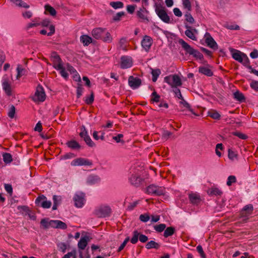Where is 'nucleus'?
I'll use <instances>...</instances> for the list:
<instances>
[{
    "mask_svg": "<svg viewBox=\"0 0 258 258\" xmlns=\"http://www.w3.org/2000/svg\"><path fill=\"white\" fill-rule=\"evenodd\" d=\"M184 26L186 28V30L185 31V35L192 40H196L197 37L195 34L197 33V29L195 28H192L185 23Z\"/></svg>",
    "mask_w": 258,
    "mask_h": 258,
    "instance_id": "a211bd4d",
    "label": "nucleus"
},
{
    "mask_svg": "<svg viewBox=\"0 0 258 258\" xmlns=\"http://www.w3.org/2000/svg\"><path fill=\"white\" fill-rule=\"evenodd\" d=\"M94 99V94L92 92L90 96H87L85 100V103L88 105H91L93 103Z\"/></svg>",
    "mask_w": 258,
    "mask_h": 258,
    "instance_id": "13d9d810",
    "label": "nucleus"
},
{
    "mask_svg": "<svg viewBox=\"0 0 258 258\" xmlns=\"http://www.w3.org/2000/svg\"><path fill=\"white\" fill-rule=\"evenodd\" d=\"M151 74L152 75V81L155 82L161 74V71L159 69L152 70Z\"/></svg>",
    "mask_w": 258,
    "mask_h": 258,
    "instance_id": "c03bdc74",
    "label": "nucleus"
},
{
    "mask_svg": "<svg viewBox=\"0 0 258 258\" xmlns=\"http://www.w3.org/2000/svg\"><path fill=\"white\" fill-rule=\"evenodd\" d=\"M208 115L214 119H220L221 115L215 110L211 109L208 111Z\"/></svg>",
    "mask_w": 258,
    "mask_h": 258,
    "instance_id": "72a5a7b5",
    "label": "nucleus"
},
{
    "mask_svg": "<svg viewBox=\"0 0 258 258\" xmlns=\"http://www.w3.org/2000/svg\"><path fill=\"white\" fill-rule=\"evenodd\" d=\"M73 200L76 207L82 208L85 204V195L82 192L77 193L74 196Z\"/></svg>",
    "mask_w": 258,
    "mask_h": 258,
    "instance_id": "ddd939ff",
    "label": "nucleus"
},
{
    "mask_svg": "<svg viewBox=\"0 0 258 258\" xmlns=\"http://www.w3.org/2000/svg\"><path fill=\"white\" fill-rule=\"evenodd\" d=\"M55 70L59 71L60 75L66 80H68L69 78V74L66 71L65 68L63 67L62 65L61 66V69H55Z\"/></svg>",
    "mask_w": 258,
    "mask_h": 258,
    "instance_id": "8fccbe9b",
    "label": "nucleus"
},
{
    "mask_svg": "<svg viewBox=\"0 0 258 258\" xmlns=\"http://www.w3.org/2000/svg\"><path fill=\"white\" fill-rule=\"evenodd\" d=\"M153 42L152 38L149 36L145 35L143 37L141 41V45L146 52H148L149 51Z\"/></svg>",
    "mask_w": 258,
    "mask_h": 258,
    "instance_id": "4468645a",
    "label": "nucleus"
},
{
    "mask_svg": "<svg viewBox=\"0 0 258 258\" xmlns=\"http://www.w3.org/2000/svg\"><path fill=\"white\" fill-rule=\"evenodd\" d=\"M16 112V108L13 105H12L9 110L8 115L11 118H13L14 117Z\"/></svg>",
    "mask_w": 258,
    "mask_h": 258,
    "instance_id": "864d4df0",
    "label": "nucleus"
},
{
    "mask_svg": "<svg viewBox=\"0 0 258 258\" xmlns=\"http://www.w3.org/2000/svg\"><path fill=\"white\" fill-rule=\"evenodd\" d=\"M120 68L126 69L131 68L133 65V60L131 57L126 55L122 56L120 58Z\"/></svg>",
    "mask_w": 258,
    "mask_h": 258,
    "instance_id": "2eb2a0df",
    "label": "nucleus"
},
{
    "mask_svg": "<svg viewBox=\"0 0 258 258\" xmlns=\"http://www.w3.org/2000/svg\"><path fill=\"white\" fill-rule=\"evenodd\" d=\"M35 204L38 206L42 207L44 209H48L51 206V202L50 201H47L46 197L42 195L38 196L35 200Z\"/></svg>",
    "mask_w": 258,
    "mask_h": 258,
    "instance_id": "1a4fd4ad",
    "label": "nucleus"
},
{
    "mask_svg": "<svg viewBox=\"0 0 258 258\" xmlns=\"http://www.w3.org/2000/svg\"><path fill=\"white\" fill-rule=\"evenodd\" d=\"M128 82L129 86L133 89L138 88L142 84V81L140 78L132 76L128 78Z\"/></svg>",
    "mask_w": 258,
    "mask_h": 258,
    "instance_id": "6ab92c4d",
    "label": "nucleus"
},
{
    "mask_svg": "<svg viewBox=\"0 0 258 258\" xmlns=\"http://www.w3.org/2000/svg\"><path fill=\"white\" fill-rule=\"evenodd\" d=\"M100 181V178L97 175L91 174L87 178V183L89 185H93L98 183Z\"/></svg>",
    "mask_w": 258,
    "mask_h": 258,
    "instance_id": "b1692460",
    "label": "nucleus"
},
{
    "mask_svg": "<svg viewBox=\"0 0 258 258\" xmlns=\"http://www.w3.org/2000/svg\"><path fill=\"white\" fill-rule=\"evenodd\" d=\"M110 5L115 9L122 8L123 7V4L121 2H111Z\"/></svg>",
    "mask_w": 258,
    "mask_h": 258,
    "instance_id": "49530a36",
    "label": "nucleus"
},
{
    "mask_svg": "<svg viewBox=\"0 0 258 258\" xmlns=\"http://www.w3.org/2000/svg\"><path fill=\"white\" fill-rule=\"evenodd\" d=\"M80 133L79 134V136L82 139H83L84 141L85 142L86 144L90 147H93L95 146V143L92 141L91 138L89 136L87 131L86 130L85 126L84 125H82L80 127Z\"/></svg>",
    "mask_w": 258,
    "mask_h": 258,
    "instance_id": "0eeeda50",
    "label": "nucleus"
},
{
    "mask_svg": "<svg viewBox=\"0 0 258 258\" xmlns=\"http://www.w3.org/2000/svg\"><path fill=\"white\" fill-rule=\"evenodd\" d=\"M182 2L184 8L186 9L187 11H190L191 10V5L189 0H182Z\"/></svg>",
    "mask_w": 258,
    "mask_h": 258,
    "instance_id": "6e6d98bb",
    "label": "nucleus"
},
{
    "mask_svg": "<svg viewBox=\"0 0 258 258\" xmlns=\"http://www.w3.org/2000/svg\"><path fill=\"white\" fill-rule=\"evenodd\" d=\"M234 51L232 54V56L233 59L238 61V62H243V54H245L244 53L241 52L240 51L231 49V51Z\"/></svg>",
    "mask_w": 258,
    "mask_h": 258,
    "instance_id": "393cba45",
    "label": "nucleus"
},
{
    "mask_svg": "<svg viewBox=\"0 0 258 258\" xmlns=\"http://www.w3.org/2000/svg\"><path fill=\"white\" fill-rule=\"evenodd\" d=\"M61 197L54 195L53 196V205L52 208V210H55L57 209L58 206L60 204L61 202Z\"/></svg>",
    "mask_w": 258,
    "mask_h": 258,
    "instance_id": "f704fd0d",
    "label": "nucleus"
},
{
    "mask_svg": "<svg viewBox=\"0 0 258 258\" xmlns=\"http://www.w3.org/2000/svg\"><path fill=\"white\" fill-rule=\"evenodd\" d=\"M253 210L254 208L252 204H248L244 206L240 211L239 215V219H241V222L243 223H247L252 214Z\"/></svg>",
    "mask_w": 258,
    "mask_h": 258,
    "instance_id": "7ed1b4c3",
    "label": "nucleus"
},
{
    "mask_svg": "<svg viewBox=\"0 0 258 258\" xmlns=\"http://www.w3.org/2000/svg\"><path fill=\"white\" fill-rule=\"evenodd\" d=\"M80 41L84 46H88L92 42V39L87 35H83L80 37Z\"/></svg>",
    "mask_w": 258,
    "mask_h": 258,
    "instance_id": "c85d7f7f",
    "label": "nucleus"
},
{
    "mask_svg": "<svg viewBox=\"0 0 258 258\" xmlns=\"http://www.w3.org/2000/svg\"><path fill=\"white\" fill-rule=\"evenodd\" d=\"M11 2L15 4L16 6L20 7H23L24 8L28 9L30 7L27 3H25L22 0H10Z\"/></svg>",
    "mask_w": 258,
    "mask_h": 258,
    "instance_id": "e433bc0d",
    "label": "nucleus"
},
{
    "mask_svg": "<svg viewBox=\"0 0 258 258\" xmlns=\"http://www.w3.org/2000/svg\"><path fill=\"white\" fill-rule=\"evenodd\" d=\"M232 135L233 136H236V137H238L239 139H241L242 140H246L248 139V136L244 134L239 132H233Z\"/></svg>",
    "mask_w": 258,
    "mask_h": 258,
    "instance_id": "603ef678",
    "label": "nucleus"
},
{
    "mask_svg": "<svg viewBox=\"0 0 258 258\" xmlns=\"http://www.w3.org/2000/svg\"><path fill=\"white\" fill-rule=\"evenodd\" d=\"M181 99V101L179 102L180 104H182L184 107L188 109L189 110V111H190L191 112H192L194 114H195L196 116H198V114H197L196 113H195L194 112L193 109L192 108H191L190 104L184 99L183 97L182 98V99Z\"/></svg>",
    "mask_w": 258,
    "mask_h": 258,
    "instance_id": "ea45409f",
    "label": "nucleus"
},
{
    "mask_svg": "<svg viewBox=\"0 0 258 258\" xmlns=\"http://www.w3.org/2000/svg\"><path fill=\"white\" fill-rule=\"evenodd\" d=\"M130 237H127L123 241V242L122 243V244L119 246V247H118V249H117V252H120L123 248L125 246L126 244H127V243L128 242V241L130 240Z\"/></svg>",
    "mask_w": 258,
    "mask_h": 258,
    "instance_id": "0e129e2a",
    "label": "nucleus"
},
{
    "mask_svg": "<svg viewBox=\"0 0 258 258\" xmlns=\"http://www.w3.org/2000/svg\"><path fill=\"white\" fill-rule=\"evenodd\" d=\"M234 98L237 101L240 102L244 101L245 100V97L243 94L240 92L239 91H236L234 94Z\"/></svg>",
    "mask_w": 258,
    "mask_h": 258,
    "instance_id": "a19ab883",
    "label": "nucleus"
},
{
    "mask_svg": "<svg viewBox=\"0 0 258 258\" xmlns=\"http://www.w3.org/2000/svg\"><path fill=\"white\" fill-rule=\"evenodd\" d=\"M111 212V209L109 206L102 205L94 210V214L98 218H105L109 217Z\"/></svg>",
    "mask_w": 258,
    "mask_h": 258,
    "instance_id": "39448f33",
    "label": "nucleus"
},
{
    "mask_svg": "<svg viewBox=\"0 0 258 258\" xmlns=\"http://www.w3.org/2000/svg\"><path fill=\"white\" fill-rule=\"evenodd\" d=\"M155 11L157 15L163 22L167 24L172 23V20L167 14L166 9L161 5L156 4Z\"/></svg>",
    "mask_w": 258,
    "mask_h": 258,
    "instance_id": "20e7f679",
    "label": "nucleus"
},
{
    "mask_svg": "<svg viewBox=\"0 0 258 258\" xmlns=\"http://www.w3.org/2000/svg\"><path fill=\"white\" fill-rule=\"evenodd\" d=\"M17 209L20 212L22 213H25L26 215L29 214V213H31V211L27 206H19Z\"/></svg>",
    "mask_w": 258,
    "mask_h": 258,
    "instance_id": "09e8293b",
    "label": "nucleus"
},
{
    "mask_svg": "<svg viewBox=\"0 0 258 258\" xmlns=\"http://www.w3.org/2000/svg\"><path fill=\"white\" fill-rule=\"evenodd\" d=\"M199 72L208 77H212L213 75L212 70L204 66L199 68Z\"/></svg>",
    "mask_w": 258,
    "mask_h": 258,
    "instance_id": "bb28decb",
    "label": "nucleus"
},
{
    "mask_svg": "<svg viewBox=\"0 0 258 258\" xmlns=\"http://www.w3.org/2000/svg\"><path fill=\"white\" fill-rule=\"evenodd\" d=\"M205 42L207 45L214 50L218 49V44L213 38L211 36L210 34L206 32L205 35Z\"/></svg>",
    "mask_w": 258,
    "mask_h": 258,
    "instance_id": "f3484780",
    "label": "nucleus"
},
{
    "mask_svg": "<svg viewBox=\"0 0 258 258\" xmlns=\"http://www.w3.org/2000/svg\"><path fill=\"white\" fill-rule=\"evenodd\" d=\"M123 137V134H119L117 136L113 137L112 139L117 143H121L122 144H124V141L122 139Z\"/></svg>",
    "mask_w": 258,
    "mask_h": 258,
    "instance_id": "5fc2aeb1",
    "label": "nucleus"
},
{
    "mask_svg": "<svg viewBox=\"0 0 258 258\" xmlns=\"http://www.w3.org/2000/svg\"><path fill=\"white\" fill-rule=\"evenodd\" d=\"M190 203L194 205H198L201 202L200 196L196 193H191L188 195Z\"/></svg>",
    "mask_w": 258,
    "mask_h": 258,
    "instance_id": "4be33fe9",
    "label": "nucleus"
},
{
    "mask_svg": "<svg viewBox=\"0 0 258 258\" xmlns=\"http://www.w3.org/2000/svg\"><path fill=\"white\" fill-rule=\"evenodd\" d=\"M244 57H243V62H240L244 66L246 67L249 70L250 69H251V66H250V61L249 60V58H248L246 54L243 55Z\"/></svg>",
    "mask_w": 258,
    "mask_h": 258,
    "instance_id": "37998d69",
    "label": "nucleus"
},
{
    "mask_svg": "<svg viewBox=\"0 0 258 258\" xmlns=\"http://www.w3.org/2000/svg\"><path fill=\"white\" fill-rule=\"evenodd\" d=\"M119 45L120 49L123 50H126L127 39L125 37L120 38L119 42Z\"/></svg>",
    "mask_w": 258,
    "mask_h": 258,
    "instance_id": "79ce46f5",
    "label": "nucleus"
},
{
    "mask_svg": "<svg viewBox=\"0 0 258 258\" xmlns=\"http://www.w3.org/2000/svg\"><path fill=\"white\" fill-rule=\"evenodd\" d=\"M57 228L64 230L67 228V225L63 222L57 220Z\"/></svg>",
    "mask_w": 258,
    "mask_h": 258,
    "instance_id": "052dcab7",
    "label": "nucleus"
},
{
    "mask_svg": "<svg viewBox=\"0 0 258 258\" xmlns=\"http://www.w3.org/2000/svg\"><path fill=\"white\" fill-rule=\"evenodd\" d=\"M189 12L190 11H187L185 13L184 15L185 21L189 24L192 25L195 23V20Z\"/></svg>",
    "mask_w": 258,
    "mask_h": 258,
    "instance_id": "4c0bfd02",
    "label": "nucleus"
},
{
    "mask_svg": "<svg viewBox=\"0 0 258 258\" xmlns=\"http://www.w3.org/2000/svg\"><path fill=\"white\" fill-rule=\"evenodd\" d=\"M225 27L229 30H238L240 29V27L236 24H226Z\"/></svg>",
    "mask_w": 258,
    "mask_h": 258,
    "instance_id": "69168bd1",
    "label": "nucleus"
},
{
    "mask_svg": "<svg viewBox=\"0 0 258 258\" xmlns=\"http://www.w3.org/2000/svg\"><path fill=\"white\" fill-rule=\"evenodd\" d=\"M90 237L89 236L85 235L81 237L78 243V247L79 250L85 249L87 246L88 243L90 241Z\"/></svg>",
    "mask_w": 258,
    "mask_h": 258,
    "instance_id": "412c9836",
    "label": "nucleus"
},
{
    "mask_svg": "<svg viewBox=\"0 0 258 258\" xmlns=\"http://www.w3.org/2000/svg\"><path fill=\"white\" fill-rule=\"evenodd\" d=\"M197 250L200 253L201 258H206V254L203 250V247L201 245H199L197 247Z\"/></svg>",
    "mask_w": 258,
    "mask_h": 258,
    "instance_id": "338daca9",
    "label": "nucleus"
},
{
    "mask_svg": "<svg viewBox=\"0 0 258 258\" xmlns=\"http://www.w3.org/2000/svg\"><path fill=\"white\" fill-rule=\"evenodd\" d=\"M250 87L255 91L258 92V81L252 80L250 83Z\"/></svg>",
    "mask_w": 258,
    "mask_h": 258,
    "instance_id": "e2e57ef3",
    "label": "nucleus"
},
{
    "mask_svg": "<svg viewBox=\"0 0 258 258\" xmlns=\"http://www.w3.org/2000/svg\"><path fill=\"white\" fill-rule=\"evenodd\" d=\"M3 89L8 96L12 95L11 86L7 79H4L2 82Z\"/></svg>",
    "mask_w": 258,
    "mask_h": 258,
    "instance_id": "5701e85b",
    "label": "nucleus"
},
{
    "mask_svg": "<svg viewBox=\"0 0 258 258\" xmlns=\"http://www.w3.org/2000/svg\"><path fill=\"white\" fill-rule=\"evenodd\" d=\"M3 160L6 164H10L13 160L12 156L10 153H4L3 154Z\"/></svg>",
    "mask_w": 258,
    "mask_h": 258,
    "instance_id": "58836bf2",
    "label": "nucleus"
},
{
    "mask_svg": "<svg viewBox=\"0 0 258 258\" xmlns=\"http://www.w3.org/2000/svg\"><path fill=\"white\" fill-rule=\"evenodd\" d=\"M146 192L148 194L153 196H161L165 194V189L162 186H157L155 184H151L147 187Z\"/></svg>",
    "mask_w": 258,
    "mask_h": 258,
    "instance_id": "423d86ee",
    "label": "nucleus"
},
{
    "mask_svg": "<svg viewBox=\"0 0 258 258\" xmlns=\"http://www.w3.org/2000/svg\"><path fill=\"white\" fill-rule=\"evenodd\" d=\"M66 68H67V70L69 72H70V73L71 74H75V73L77 74V72L76 70V69L73 66H72L71 64H70L69 63H67Z\"/></svg>",
    "mask_w": 258,
    "mask_h": 258,
    "instance_id": "774afa93",
    "label": "nucleus"
},
{
    "mask_svg": "<svg viewBox=\"0 0 258 258\" xmlns=\"http://www.w3.org/2000/svg\"><path fill=\"white\" fill-rule=\"evenodd\" d=\"M137 16L139 19H140L141 22L148 23L149 19L148 17L149 11L144 7L140 8L136 12Z\"/></svg>",
    "mask_w": 258,
    "mask_h": 258,
    "instance_id": "9b49d317",
    "label": "nucleus"
},
{
    "mask_svg": "<svg viewBox=\"0 0 258 258\" xmlns=\"http://www.w3.org/2000/svg\"><path fill=\"white\" fill-rule=\"evenodd\" d=\"M16 70L17 72V79H19L22 76L25 75L27 73L26 70L23 68L20 64H18Z\"/></svg>",
    "mask_w": 258,
    "mask_h": 258,
    "instance_id": "473e14b6",
    "label": "nucleus"
},
{
    "mask_svg": "<svg viewBox=\"0 0 258 258\" xmlns=\"http://www.w3.org/2000/svg\"><path fill=\"white\" fill-rule=\"evenodd\" d=\"M67 146L72 149H79L81 148L80 145L75 140H71L67 142Z\"/></svg>",
    "mask_w": 258,
    "mask_h": 258,
    "instance_id": "c9c22d12",
    "label": "nucleus"
},
{
    "mask_svg": "<svg viewBox=\"0 0 258 258\" xmlns=\"http://www.w3.org/2000/svg\"><path fill=\"white\" fill-rule=\"evenodd\" d=\"M45 94L42 86H38L35 93L33 100L35 101H38L43 102L45 99Z\"/></svg>",
    "mask_w": 258,
    "mask_h": 258,
    "instance_id": "f8f14e48",
    "label": "nucleus"
},
{
    "mask_svg": "<svg viewBox=\"0 0 258 258\" xmlns=\"http://www.w3.org/2000/svg\"><path fill=\"white\" fill-rule=\"evenodd\" d=\"M51 59L53 62V67L55 69L61 68L62 61L56 52H53L52 53L51 55Z\"/></svg>",
    "mask_w": 258,
    "mask_h": 258,
    "instance_id": "dca6fc26",
    "label": "nucleus"
},
{
    "mask_svg": "<svg viewBox=\"0 0 258 258\" xmlns=\"http://www.w3.org/2000/svg\"><path fill=\"white\" fill-rule=\"evenodd\" d=\"M178 43L181 45L182 48L185 51L186 53L192 55L194 57L200 60L204 58V56L200 51L194 49L187 43L182 39L178 40Z\"/></svg>",
    "mask_w": 258,
    "mask_h": 258,
    "instance_id": "f03ea898",
    "label": "nucleus"
},
{
    "mask_svg": "<svg viewBox=\"0 0 258 258\" xmlns=\"http://www.w3.org/2000/svg\"><path fill=\"white\" fill-rule=\"evenodd\" d=\"M130 184L135 187H139L142 184L143 179L139 173H131L128 177Z\"/></svg>",
    "mask_w": 258,
    "mask_h": 258,
    "instance_id": "6e6552de",
    "label": "nucleus"
},
{
    "mask_svg": "<svg viewBox=\"0 0 258 258\" xmlns=\"http://www.w3.org/2000/svg\"><path fill=\"white\" fill-rule=\"evenodd\" d=\"M151 101L153 102H159L160 96L159 95L156 91L155 90L151 94Z\"/></svg>",
    "mask_w": 258,
    "mask_h": 258,
    "instance_id": "3c124183",
    "label": "nucleus"
},
{
    "mask_svg": "<svg viewBox=\"0 0 258 258\" xmlns=\"http://www.w3.org/2000/svg\"><path fill=\"white\" fill-rule=\"evenodd\" d=\"M166 227L165 224H160L154 226V229L157 232L160 233L164 231Z\"/></svg>",
    "mask_w": 258,
    "mask_h": 258,
    "instance_id": "a18cd8bd",
    "label": "nucleus"
},
{
    "mask_svg": "<svg viewBox=\"0 0 258 258\" xmlns=\"http://www.w3.org/2000/svg\"><path fill=\"white\" fill-rule=\"evenodd\" d=\"M175 232V229L174 227L170 226L168 227L164 230V232L163 233V236L164 237L167 238L169 236H171L174 234Z\"/></svg>",
    "mask_w": 258,
    "mask_h": 258,
    "instance_id": "7c9ffc66",
    "label": "nucleus"
},
{
    "mask_svg": "<svg viewBox=\"0 0 258 258\" xmlns=\"http://www.w3.org/2000/svg\"><path fill=\"white\" fill-rule=\"evenodd\" d=\"M150 219L149 215L147 213L141 214L140 215L139 219L143 222H147Z\"/></svg>",
    "mask_w": 258,
    "mask_h": 258,
    "instance_id": "4d7b16f0",
    "label": "nucleus"
},
{
    "mask_svg": "<svg viewBox=\"0 0 258 258\" xmlns=\"http://www.w3.org/2000/svg\"><path fill=\"white\" fill-rule=\"evenodd\" d=\"M45 11L48 12L52 16H54L56 14L55 10L49 5H46L45 6Z\"/></svg>",
    "mask_w": 258,
    "mask_h": 258,
    "instance_id": "de8ad7c7",
    "label": "nucleus"
},
{
    "mask_svg": "<svg viewBox=\"0 0 258 258\" xmlns=\"http://www.w3.org/2000/svg\"><path fill=\"white\" fill-rule=\"evenodd\" d=\"M133 235V237L131 239V242L134 244L137 243L138 239L142 243H145L148 240V237L146 235L140 233L137 230L134 231Z\"/></svg>",
    "mask_w": 258,
    "mask_h": 258,
    "instance_id": "9d476101",
    "label": "nucleus"
},
{
    "mask_svg": "<svg viewBox=\"0 0 258 258\" xmlns=\"http://www.w3.org/2000/svg\"><path fill=\"white\" fill-rule=\"evenodd\" d=\"M172 88H177L182 85V81L180 78L176 74L172 75Z\"/></svg>",
    "mask_w": 258,
    "mask_h": 258,
    "instance_id": "a878e982",
    "label": "nucleus"
},
{
    "mask_svg": "<svg viewBox=\"0 0 258 258\" xmlns=\"http://www.w3.org/2000/svg\"><path fill=\"white\" fill-rule=\"evenodd\" d=\"M160 247V244L153 240H151L146 244V248L148 249L155 248L158 249Z\"/></svg>",
    "mask_w": 258,
    "mask_h": 258,
    "instance_id": "2f4dec72",
    "label": "nucleus"
},
{
    "mask_svg": "<svg viewBox=\"0 0 258 258\" xmlns=\"http://www.w3.org/2000/svg\"><path fill=\"white\" fill-rule=\"evenodd\" d=\"M208 194H209V196H221V195L223 194V192L218 188L212 187L211 188L209 189V190L208 191Z\"/></svg>",
    "mask_w": 258,
    "mask_h": 258,
    "instance_id": "c756f323",
    "label": "nucleus"
},
{
    "mask_svg": "<svg viewBox=\"0 0 258 258\" xmlns=\"http://www.w3.org/2000/svg\"><path fill=\"white\" fill-rule=\"evenodd\" d=\"M84 88L81 84L79 83L77 88V97L79 98L82 95Z\"/></svg>",
    "mask_w": 258,
    "mask_h": 258,
    "instance_id": "bf43d9fd",
    "label": "nucleus"
},
{
    "mask_svg": "<svg viewBox=\"0 0 258 258\" xmlns=\"http://www.w3.org/2000/svg\"><path fill=\"white\" fill-rule=\"evenodd\" d=\"M236 179L235 176L230 175L227 179V185L228 186H230L232 183L236 182Z\"/></svg>",
    "mask_w": 258,
    "mask_h": 258,
    "instance_id": "680f3d73",
    "label": "nucleus"
},
{
    "mask_svg": "<svg viewBox=\"0 0 258 258\" xmlns=\"http://www.w3.org/2000/svg\"><path fill=\"white\" fill-rule=\"evenodd\" d=\"M71 165L73 166H91L92 165V162L86 158H79L73 160L71 163Z\"/></svg>",
    "mask_w": 258,
    "mask_h": 258,
    "instance_id": "aec40b11",
    "label": "nucleus"
},
{
    "mask_svg": "<svg viewBox=\"0 0 258 258\" xmlns=\"http://www.w3.org/2000/svg\"><path fill=\"white\" fill-rule=\"evenodd\" d=\"M92 35L96 39L102 40L106 43H110L112 40V38L109 32L106 31L105 29L101 28H96L92 31Z\"/></svg>",
    "mask_w": 258,
    "mask_h": 258,
    "instance_id": "f257e3e1",
    "label": "nucleus"
},
{
    "mask_svg": "<svg viewBox=\"0 0 258 258\" xmlns=\"http://www.w3.org/2000/svg\"><path fill=\"white\" fill-rule=\"evenodd\" d=\"M228 153V158L230 160L233 161L238 160V154L236 151L232 149H229Z\"/></svg>",
    "mask_w": 258,
    "mask_h": 258,
    "instance_id": "cd10ccee",
    "label": "nucleus"
}]
</instances>
